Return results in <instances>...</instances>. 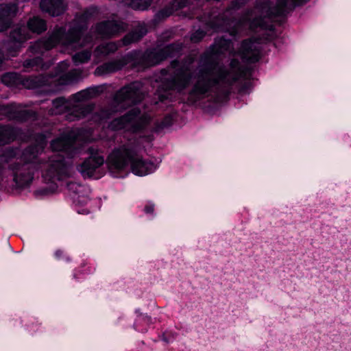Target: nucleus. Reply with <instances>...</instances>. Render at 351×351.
I'll list each match as a JSON object with an SVG mask.
<instances>
[{"label":"nucleus","instance_id":"36","mask_svg":"<svg viewBox=\"0 0 351 351\" xmlns=\"http://www.w3.org/2000/svg\"><path fill=\"white\" fill-rule=\"evenodd\" d=\"M154 210V205L152 204H149L145 206V211L147 213H152Z\"/></svg>","mask_w":351,"mask_h":351},{"label":"nucleus","instance_id":"29","mask_svg":"<svg viewBox=\"0 0 351 351\" xmlns=\"http://www.w3.org/2000/svg\"><path fill=\"white\" fill-rule=\"evenodd\" d=\"M91 53L89 50H84L75 53L73 56V60L75 64H82L88 62L90 58Z\"/></svg>","mask_w":351,"mask_h":351},{"label":"nucleus","instance_id":"11","mask_svg":"<svg viewBox=\"0 0 351 351\" xmlns=\"http://www.w3.org/2000/svg\"><path fill=\"white\" fill-rule=\"evenodd\" d=\"M69 66V63L66 60L60 62L54 76H45L47 82L44 85H51L53 82L58 85H66L77 81L81 76V71L77 69H73L68 73H65ZM43 76L44 77V75Z\"/></svg>","mask_w":351,"mask_h":351},{"label":"nucleus","instance_id":"27","mask_svg":"<svg viewBox=\"0 0 351 351\" xmlns=\"http://www.w3.org/2000/svg\"><path fill=\"white\" fill-rule=\"evenodd\" d=\"M97 94V89L95 88H87L75 94L73 99L80 102L94 97Z\"/></svg>","mask_w":351,"mask_h":351},{"label":"nucleus","instance_id":"28","mask_svg":"<svg viewBox=\"0 0 351 351\" xmlns=\"http://www.w3.org/2000/svg\"><path fill=\"white\" fill-rule=\"evenodd\" d=\"M12 139V132L8 126H0V145L8 143Z\"/></svg>","mask_w":351,"mask_h":351},{"label":"nucleus","instance_id":"30","mask_svg":"<svg viewBox=\"0 0 351 351\" xmlns=\"http://www.w3.org/2000/svg\"><path fill=\"white\" fill-rule=\"evenodd\" d=\"M151 0H131L130 5L134 10H146L151 4Z\"/></svg>","mask_w":351,"mask_h":351},{"label":"nucleus","instance_id":"32","mask_svg":"<svg viewBox=\"0 0 351 351\" xmlns=\"http://www.w3.org/2000/svg\"><path fill=\"white\" fill-rule=\"evenodd\" d=\"M205 36L204 31L198 29L195 31L191 36V40L193 42L197 43L200 41Z\"/></svg>","mask_w":351,"mask_h":351},{"label":"nucleus","instance_id":"6","mask_svg":"<svg viewBox=\"0 0 351 351\" xmlns=\"http://www.w3.org/2000/svg\"><path fill=\"white\" fill-rule=\"evenodd\" d=\"M142 84L134 82L121 88L114 95L112 102L113 108L101 109L96 112L95 120L101 121L110 117L114 112L123 109L132 104L143 99Z\"/></svg>","mask_w":351,"mask_h":351},{"label":"nucleus","instance_id":"2","mask_svg":"<svg viewBox=\"0 0 351 351\" xmlns=\"http://www.w3.org/2000/svg\"><path fill=\"white\" fill-rule=\"evenodd\" d=\"M308 0H278L275 5L271 0H257L254 10L246 13L239 23L232 20L233 12L240 8L245 2L243 0L233 1L226 12L220 16L215 18L210 25L215 30L228 32L234 36L238 32L237 26L247 23L250 28L254 29L260 27L266 28L265 19L271 16L284 14L292 10L295 6L303 3Z\"/></svg>","mask_w":351,"mask_h":351},{"label":"nucleus","instance_id":"38","mask_svg":"<svg viewBox=\"0 0 351 351\" xmlns=\"http://www.w3.org/2000/svg\"><path fill=\"white\" fill-rule=\"evenodd\" d=\"M158 97H159V99L160 101H163V100L167 99V97H168V96L165 94L159 95Z\"/></svg>","mask_w":351,"mask_h":351},{"label":"nucleus","instance_id":"20","mask_svg":"<svg viewBox=\"0 0 351 351\" xmlns=\"http://www.w3.org/2000/svg\"><path fill=\"white\" fill-rule=\"evenodd\" d=\"M147 32V30L145 24L138 25L123 38L122 40L123 45H127L138 41Z\"/></svg>","mask_w":351,"mask_h":351},{"label":"nucleus","instance_id":"10","mask_svg":"<svg viewBox=\"0 0 351 351\" xmlns=\"http://www.w3.org/2000/svg\"><path fill=\"white\" fill-rule=\"evenodd\" d=\"M1 80L3 84L8 86H17L21 84L27 88H36L44 86L47 82L43 75L22 77L16 73H5L1 76Z\"/></svg>","mask_w":351,"mask_h":351},{"label":"nucleus","instance_id":"35","mask_svg":"<svg viewBox=\"0 0 351 351\" xmlns=\"http://www.w3.org/2000/svg\"><path fill=\"white\" fill-rule=\"evenodd\" d=\"M6 162L3 156H0V179L1 178L5 163Z\"/></svg>","mask_w":351,"mask_h":351},{"label":"nucleus","instance_id":"34","mask_svg":"<svg viewBox=\"0 0 351 351\" xmlns=\"http://www.w3.org/2000/svg\"><path fill=\"white\" fill-rule=\"evenodd\" d=\"M171 123H172L171 117L170 116L166 117L164 119V121L162 122V128L168 127V126L171 125Z\"/></svg>","mask_w":351,"mask_h":351},{"label":"nucleus","instance_id":"12","mask_svg":"<svg viewBox=\"0 0 351 351\" xmlns=\"http://www.w3.org/2000/svg\"><path fill=\"white\" fill-rule=\"evenodd\" d=\"M180 45L172 44L162 49L147 50L143 55V64L145 66H152L160 63L169 56L178 53L181 50Z\"/></svg>","mask_w":351,"mask_h":351},{"label":"nucleus","instance_id":"7","mask_svg":"<svg viewBox=\"0 0 351 351\" xmlns=\"http://www.w3.org/2000/svg\"><path fill=\"white\" fill-rule=\"evenodd\" d=\"M71 175V163L62 154H53L50 156L43 171L45 181L54 184L70 177Z\"/></svg>","mask_w":351,"mask_h":351},{"label":"nucleus","instance_id":"33","mask_svg":"<svg viewBox=\"0 0 351 351\" xmlns=\"http://www.w3.org/2000/svg\"><path fill=\"white\" fill-rule=\"evenodd\" d=\"M53 106L56 108H67L68 107V105L66 104V103L65 102V101L63 99H56L53 101Z\"/></svg>","mask_w":351,"mask_h":351},{"label":"nucleus","instance_id":"15","mask_svg":"<svg viewBox=\"0 0 351 351\" xmlns=\"http://www.w3.org/2000/svg\"><path fill=\"white\" fill-rule=\"evenodd\" d=\"M10 38L6 48L10 55L14 56V53L20 48L21 43L30 38V34L25 26L16 27L10 32Z\"/></svg>","mask_w":351,"mask_h":351},{"label":"nucleus","instance_id":"31","mask_svg":"<svg viewBox=\"0 0 351 351\" xmlns=\"http://www.w3.org/2000/svg\"><path fill=\"white\" fill-rule=\"evenodd\" d=\"M42 60L40 58H35L31 60H27L24 62L23 66L25 68H34L37 67L41 64Z\"/></svg>","mask_w":351,"mask_h":351},{"label":"nucleus","instance_id":"37","mask_svg":"<svg viewBox=\"0 0 351 351\" xmlns=\"http://www.w3.org/2000/svg\"><path fill=\"white\" fill-rule=\"evenodd\" d=\"M64 255V253L62 250H58L56 251L55 252V256L57 258H60L61 257H62Z\"/></svg>","mask_w":351,"mask_h":351},{"label":"nucleus","instance_id":"1","mask_svg":"<svg viewBox=\"0 0 351 351\" xmlns=\"http://www.w3.org/2000/svg\"><path fill=\"white\" fill-rule=\"evenodd\" d=\"M229 40L220 38L201 56L197 68V80L190 92L193 101L208 96L219 84L230 85L243 74V70L237 60H232L230 69L223 68L219 63L220 54L230 49Z\"/></svg>","mask_w":351,"mask_h":351},{"label":"nucleus","instance_id":"16","mask_svg":"<svg viewBox=\"0 0 351 351\" xmlns=\"http://www.w3.org/2000/svg\"><path fill=\"white\" fill-rule=\"evenodd\" d=\"M260 50V42L257 40H250L243 42L240 52L243 59L251 62H254L258 60Z\"/></svg>","mask_w":351,"mask_h":351},{"label":"nucleus","instance_id":"26","mask_svg":"<svg viewBox=\"0 0 351 351\" xmlns=\"http://www.w3.org/2000/svg\"><path fill=\"white\" fill-rule=\"evenodd\" d=\"M92 110L90 106H84L81 104H78L75 106L73 110L72 111L71 116L73 118H69L71 120L74 119H80L85 117L88 113Z\"/></svg>","mask_w":351,"mask_h":351},{"label":"nucleus","instance_id":"8","mask_svg":"<svg viewBox=\"0 0 351 351\" xmlns=\"http://www.w3.org/2000/svg\"><path fill=\"white\" fill-rule=\"evenodd\" d=\"M149 120V117L147 114L142 113L139 109L134 108L125 115L114 119L110 122L108 127L112 130L126 129L135 132L143 128Z\"/></svg>","mask_w":351,"mask_h":351},{"label":"nucleus","instance_id":"13","mask_svg":"<svg viewBox=\"0 0 351 351\" xmlns=\"http://www.w3.org/2000/svg\"><path fill=\"white\" fill-rule=\"evenodd\" d=\"M76 134L74 131H68L51 142V148L53 152H64L72 156L76 153L75 147Z\"/></svg>","mask_w":351,"mask_h":351},{"label":"nucleus","instance_id":"14","mask_svg":"<svg viewBox=\"0 0 351 351\" xmlns=\"http://www.w3.org/2000/svg\"><path fill=\"white\" fill-rule=\"evenodd\" d=\"M88 152L90 156L77 167L78 171L84 177L91 176L95 169L104 162V156L97 149L90 147Z\"/></svg>","mask_w":351,"mask_h":351},{"label":"nucleus","instance_id":"4","mask_svg":"<svg viewBox=\"0 0 351 351\" xmlns=\"http://www.w3.org/2000/svg\"><path fill=\"white\" fill-rule=\"evenodd\" d=\"M139 147L133 145H124L114 149L108 157L110 170L122 171L130 165L133 173L143 176L153 172L156 167L151 161L143 160L139 155Z\"/></svg>","mask_w":351,"mask_h":351},{"label":"nucleus","instance_id":"9","mask_svg":"<svg viewBox=\"0 0 351 351\" xmlns=\"http://www.w3.org/2000/svg\"><path fill=\"white\" fill-rule=\"evenodd\" d=\"M169 72L173 76L163 82L162 88L165 90L180 91L187 86L192 77L188 66H180L178 61L171 62Z\"/></svg>","mask_w":351,"mask_h":351},{"label":"nucleus","instance_id":"18","mask_svg":"<svg viewBox=\"0 0 351 351\" xmlns=\"http://www.w3.org/2000/svg\"><path fill=\"white\" fill-rule=\"evenodd\" d=\"M15 4L0 5V32L6 30L12 23V19L16 14Z\"/></svg>","mask_w":351,"mask_h":351},{"label":"nucleus","instance_id":"39","mask_svg":"<svg viewBox=\"0 0 351 351\" xmlns=\"http://www.w3.org/2000/svg\"><path fill=\"white\" fill-rule=\"evenodd\" d=\"M66 260L67 261H70V258H69V257H67V256H66Z\"/></svg>","mask_w":351,"mask_h":351},{"label":"nucleus","instance_id":"3","mask_svg":"<svg viewBox=\"0 0 351 351\" xmlns=\"http://www.w3.org/2000/svg\"><path fill=\"white\" fill-rule=\"evenodd\" d=\"M85 28L84 17H81L79 21L75 19L70 23L68 31L64 27L56 26L48 38L35 43L33 49L36 52L43 53V49L49 50L58 45L72 49L84 46L91 41V39L86 36L82 38Z\"/></svg>","mask_w":351,"mask_h":351},{"label":"nucleus","instance_id":"25","mask_svg":"<svg viewBox=\"0 0 351 351\" xmlns=\"http://www.w3.org/2000/svg\"><path fill=\"white\" fill-rule=\"evenodd\" d=\"M118 49V45L115 43H107L98 46L95 51V55L97 57L106 56L112 53L115 52Z\"/></svg>","mask_w":351,"mask_h":351},{"label":"nucleus","instance_id":"22","mask_svg":"<svg viewBox=\"0 0 351 351\" xmlns=\"http://www.w3.org/2000/svg\"><path fill=\"white\" fill-rule=\"evenodd\" d=\"M6 112H10V117L16 119L19 121H27L35 116V113L32 110H18L15 108V106L11 109H8Z\"/></svg>","mask_w":351,"mask_h":351},{"label":"nucleus","instance_id":"19","mask_svg":"<svg viewBox=\"0 0 351 351\" xmlns=\"http://www.w3.org/2000/svg\"><path fill=\"white\" fill-rule=\"evenodd\" d=\"M40 7L43 12L52 16H59L65 10L62 0H41Z\"/></svg>","mask_w":351,"mask_h":351},{"label":"nucleus","instance_id":"41","mask_svg":"<svg viewBox=\"0 0 351 351\" xmlns=\"http://www.w3.org/2000/svg\"><path fill=\"white\" fill-rule=\"evenodd\" d=\"M73 185H74V184H73V183H70V184H69V186H73Z\"/></svg>","mask_w":351,"mask_h":351},{"label":"nucleus","instance_id":"40","mask_svg":"<svg viewBox=\"0 0 351 351\" xmlns=\"http://www.w3.org/2000/svg\"><path fill=\"white\" fill-rule=\"evenodd\" d=\"M162 72V75H165L164 73H166L167 71L165 70H163Z\"/></svg>","mask_w":351,"mask_h":351},{"label":"nucleus","instance_id":"23","mask_svg":"<svg viewBox=\"0 0 351 351\" xmlns=\"http://www.w3.org/2000/svg\"><path fill=\"white\" fill-rule=\"evenodd\" d=\"M27 27L32 32L39 34L47 29V24L43 19L34 16L27 21Z\"/></svg>","mask_w":351,"mask_h":351},{"label":"nucleus","instance_id":"21","mask_svg":"<svg viewBox=\"0 0 351 351\" xmlns=\"http://www.w3.org/2000/svg\"><path fill=\"white\" fill-rule=\"evenodd\" d=\"M125 64V60H114L100 66L96 69L95 72L99 75L113 73L120 70Z\"/></svg>","mask_w":351,"mask_h":351},{"label":"nucleus","instance_id":"5","mask_svg":"<svg viewBox=\"0 0 351 351\" xmlns=\"http://www.w3.org/2000/svg\"><path fill=\"white\" fill-rule=\"evenodd\" d=\"M47 137L43 134H38L36 140V144L29 146L23 153L25 162L21 164L14 162L11 165L13 180L18 187H23L30 184L33 179V171L30 163L36 161L37 156L42 153L46 144Z\"/></svg>","mask_w":351,"mask_h":351},{"label":"nucleus","instance_id":"24","mask_svg":"<svg viewBox=\"0 0 351 351\" xmlns=\"http://www.w3.org/2000/svg\"><path fill=\"white\" fill-rule=\"evenodd\" d=\"M189 0H173L170 5L162 9L159 14L162 16H168L178 9L182 8L187 4Z\"/></svg>","mask_w":351,"mask_h":351},{"label":"nucleus","instance_id":"17","mask_svg":"<svg viewBox=\"0 0 351 351\" xmlns=\"http://www.w3.org/2000/svg\"><path fill=\"white\" fill-rule=\"evenodd\" d=\"M125 29V25L119 21H107L99 23L96 30L102 37H110L117 35Z\"/></svg>","mask_w":351,"mask_h":351}]
</instances>
